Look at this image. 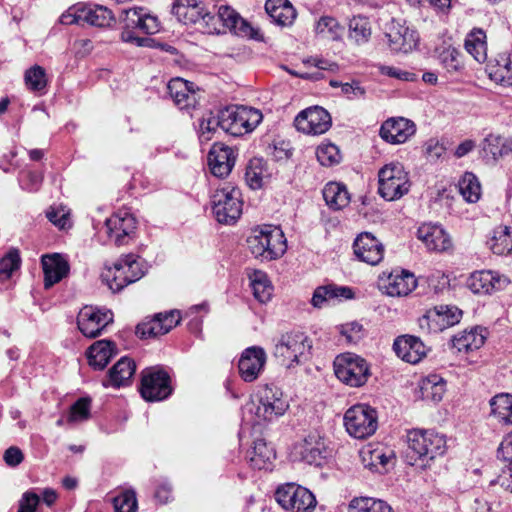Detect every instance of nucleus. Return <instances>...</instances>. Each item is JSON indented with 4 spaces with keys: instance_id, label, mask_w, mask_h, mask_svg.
Here are the masks:
<instances>
[{
    "instance_id": "obj_1",
    "label": "nucleus",
    "mask_w": 512,
    "mask_h": 512,
    "mask_svg": "<svg viewBox=\"0 0 512 512\" xmlns=\"http://www.w3.org/2000/svg\"><path fill=\"white\" fill-rule=\"evenodd\" d=\"M250 252L262 261L281 258L287 250L284 231L275 225L263 224L254 227L247 238Z\"/></svg>"
},
{
    "instance_id": "obj_2",
    "label": "nucleus",
    "mask_w": 512,
    "mask_h": 512,
    "mask_svg": "<svg viewBox=\"0 0 512 512\" xmlns=\"http://www.w3.org/2000/svg\"><path fill=\"white\" fill-rule=\"evenodd\" d=\"M124 26L121 33L123 42L137 47H151L153 40L148 37H139L134 30L138 29L145 34H155L159 31L160 23L156 16L151 15L143 7H133L124 11Z\"/></svg>"
},
{
    "instance_id": "obj_3",
    "label": "nucleus",
    "mask_w": 512,
    "mask_h": 512,
    "mask_svg": "<svg viewBox=\"0 0 512 512\" xmlns=\"http://www.w3.org/2000/svg\"><path fill=\"white\" fill-rule=\"evenodd\" d=\"M145 274L144 264L135 254L122 255L112 267L106 268L101 279L112 292L140 280Z\"/></svg>"
},
{
    "instance_id": "obj_4",
    "label": "nucleus",
    "mask_w": 512,
    "mask_h": 512,
    "mask_svg": "<svg viewBox=\"0 0 512 512\" xmlns=\"http://www.w3.org/2000/svg\"><path fill=\"white\" fill-rule=\"evenodd\" d=\"M220 112V128L233 136L253 131L262 121L260 110L246 106H230Z\"/></svg>"
},
{
    "instance_id": "obj_5",
    "label": "nucleus",
    "mask_w": 512,
    "mask_h": 512,
    "mask_svg": "<svg viewBox=\"0 0 512 512\" xmlns=\"http://www.w3.org/2000/svg\"><path fill=\"white\" fill-rule=\"evenodd\" d=\"M212 210L222 224L235 223L242 214L241 191L231 183H225L212 195Z\"/></svg>"
},
{
    "instance_id": "obj_6",
    "label": "nucleus",
    "mask_w": 512,
    "mask_h": 512,
    "mask_svg": "<svg viewBox=\"0 0 512 512\" xmlns=\"http://www.w3.org/2000/svg\"><path fill=\"white\" fill-rule=\"evenodd\" d=\"M378 193L387 201L400 199L410 190L408 173L399 162L386 164L378 172Z\"/></svg>"
},
{
    "instance_id": "obj_7",
    "label": "nucleus",
    "mask_w": 512,
    "mask_h": 512,
    "mask_svg": "<svg viewBox=\"0 0 512 512\" xmlns=\"http://www.w3.org/2000/svg\"><path fill=\"white\" fill-rule=\"evenodd\" d=\"M334 371L341 382L351 387L363 386L371 375L367 361L354 353L337 356L334 361Z\"/></svg>"
},
{
    "instance_id": "obj_8",
    "label": "nucleus",
    "mask_w": 512,
    "mask_h": 512,
    "mask_svg": "<svg viewBox=\"0 0 512 512\" xmlns=\"http://www.w3.org/2000/svg\"><path fill=\"white\" fill-rule=\"evenodd\" d=\"M408 449L418 459L433 460L445 453L446 440L433 430L414 429L408 433Z\"/></svg>"
},
{
    "instance_id": "obj_9",
    "label": "nucleus",
    "mask_w": 512,
    "mask_h": 512,
    "mask_svg": "<svg viewBox=\"0 0 512 512\" xmlns=\"http://www.w3.org/2000/svg\"><path fill=\"white\" fill-rule=\"evenodd\" d=\"M344 425L351 436L365 439L377 430V412L365 404L354 405L345 412Z\"/></svg>"
},
{
    "instance_id": "obj_10",
    "label": "nucleus",
    "mask_w": 512,
    "mask_h": 512,
    "mask_svg": "<svg viewBox=\"0 0 512 512\" xmlns=\"http://www.w3.org/2000/svg\"><path fill=\"white\" fill-rule=\"evenodd\" d=\"M462 311L452 305H439L428 310L418 319V326L422 333H439L460 322Z\"/></svg>"
},
{
    "instance_id": "obj_11",
    "label": "nucleus",
    "mask_w": 512,
    "mask_h": 512,
    "mask_svg": "<svg viewBox=\"0 0 512 512\" xmlns=\"http://www.w3.org/2000/svg\"><path fill=\"white\" fill-rule=\"evenodd\" d=\"M330 455L331 450L318 432H310L303 436L300 442L296 441L293 445L295 459L310 465L321 466Z\"/></svg>"
},
{
    "instance_id": "obj_12",
    "label": "nucleus",
    "mask_w": 512,
    "mask_h": 512,
    "mask_svg": "<svg viewBox=\"0 0 512 512\" xmlns=\"http://www.w3.org/2000/svg\"><path fill=\"white\" fill-rule=\"evenodd\" d=\"M250 412L255 408L257 422L262 420L272 421L283 416L288 409V401L284 397V393L277 387H267L265 395L260 400V404L255 406L253 402L246 405Z\"/></svg>"
},
{
    "instance_id": "obj_13",
    "label": "nucleus",
    "mask_w": 512,
    "mask_h": 512,
    "mask_svg": "<svg viewBox=\"0 0 512 512\" xmlns=\"http://www.w3.org/2000/svg\"><path fill=\"white\" fill-rule=\"evenodd\" d=\"M108 238L117 246L128 244L134 237L137 221L133 214L121 210L106 219Z\"/></svg>"
},
{
    "instance_id": "obj_14",
    "label": "nucleus",
    "mask_w": 512,
    "mask_h": 512,
    "mask_svg": "<svg viewBox=\"0 0 512 512\" xmlns=\"http://www.w3.org/2000/svg\"><path fill=\"white\" fill-rule=\"evenodd\" d=\"M331 125V115L320 106L306 108L294 120L296 129L308 135L324 134L330 129Z\"/></svg>"
},
{
    "instance_id": "obj_15",
    "label": "nucleus",
    "mask_w": 512,
    "mask_h": 512,
    "mask_svg": "<svg viewBox=\"0 0 512 512\" xmlns=\"http://www.w3.org/2000/svg\"><path fill=\"white\" fill-rule=\"evenodd\" d=\"M169 375L160 369L149 368L142 372L140 392L150 402L160 401L171 394Z\"/></svg>"
},
{
    "instance_id": "obj_16",
    "label": "nucleus",
    "mask_w": 512,
    "mask_h": 512,
    "mask_svg": "<svg viewBox=\"0 0 512 512\" xmlns=\"http://www.w3.org/2000/svg\"><path fill=\"white\" fill-rule=\"evenodd\" d=\"M113 321L110 311H102L93 306H85L78 313L77 324L81 333L89 338L97 337Z\"/></svg>"
},
{
    "instance_id": "obj_17",
    "label": "nucleus",
    "mask_w": 512,
    "mask_h": 512,
    "mask_svg": "<svg viewBox=\"0 0 512 512\" xmlns=\"http://www.w3.org/2000/svg\"><path fill=\"white\" fill-rule=\"evenodd\" d=\"M267 355L263 348L251 346L246 348L238 361V371L240 377L245 382L255 381L264 370Z\"/></svg>"
},
{
    "instance_id": "obj_18",
    "label": "nucleus",
    "mask_w": 512,
    "mask_h": 512,
    "mask_svg": "<svg viewBox=\"0 0 512 512\" xmlns=\"http://www.w3.org/2000/svg\"><path fill=\"white\" fill-rule=\"evenodd\" d=\"M179 322L180 315L178 312L159 313L152 319L145 320L138 324L136 333L144 339L162 336L177 326Z\"/></svg>"
},
{
    "instance_id": "obj_19",
    "label": "nucleus",
    "mask_w": 512,
    "mask_h": 512,
    "mask_svg": "<svg viewBox=\"0 0 512 512\" xmlns=\"http://www.w3.org/2000/svg\"><path fill=\"white\" fill-rule=\"evenodd\" d=\"M416 132L413 121L404 117H393L383 122L380 128V136L391 144L405 143Z\"/></svg>"
},
{
    "instance_id": "obj_20",
    "label": "nucleus",
    "mask_w": 512,
    "mask_h": 512,
    "mask_svg": "<svg viewBox=\"0 0 512 512\" xmlns=\"http://www.w3.org/2000/svg\"><path fill=\"white\" fill-rule=\"evenodd\" d=\"M354 254L362 262L377 265L384 256L383 244L371 233L363 232L353 243Z\"/></svg>"
},
{
    "instance_id": "obj_21",
    "label": "nucleus",
    "mask_w": 512,
    "mask_h": 512,
    "mask_svg": "<svg viewBox=\"0 0 512 512\" xmlns=\"http://www.w3.org/2000/svg\"><path fill=\"white\" fill-rule=\"evenodd\" d=\"M218 19L221 22L222 33L228 29L241 37L255 38L257 35V31L235 9L228 5L219 7Z\"/></svg>"
},
{
    "instance_id": "obj_22",
    "label": "nucleus",
    "mask_w": 512,
    "mask_h": 512,
    "mask_svg": "<svg viewBox=\"0 0 512 512\" xmlns=\"http://www.w3.org/2000/svg\"><path fill=\"white\" fill-rule=\"evenodd\" d=\"M168 90L174 103L180 109L194 108L199 101V89L192 82L182 78H173L168 83Z\"/></svg>"
},
{
    "instance_id": "obj_23",
    "label": "nucleus",
    "mask_w": 512,
    "mask_h": 512,
    "mask_svg": "<svg viewBox=\"0 0 512 512\" xmlns=\"http://www.w3.org/2000/svg\"><path fill=\"white\" fill-rule=\"evenodd\" d=\"M393 349L399 358L411 364L420 362L427 353V348L420 338L412 335L397 337Z\"/></svg>"
},
{
    "instance_id": "obj_24",
    "label": "nucleus",
    "mask_w": 512,
    "mask_h": 512,
    "mask_svg": "<svg viewBox=\"0 0 512 512\" xmlns=\"http://www.w3.org/2000/svg\"><path fill=\"white\" fill-rule=\"evenodd\" d=\"M508 280L490 270L476 271L468 279V287L475 294H490L502 290Z\"/></svg>"
},
{
    "instance_id": "obj_25",
    "label": "nucleus",
    "mask_w": 512,
    "mask_h": 512,
    "mask_svg": "<svg viewBox=\"0 0 512 512\" xmlns=\"http://www.w3.org/2000/svg\"><path fill=\"white\" fill-rule=\"evenodd\" d=\"M41 264L45 289H49L60 282L68 275L70 269L67 260L59 253L42 255Z\"/></svg>"
},
{
    "instance_id": "obj_26",
    "label": "nucleus",
    "mask_w": 512,
    "mask_h": 512,
    "mask_svg": "<svg viewBox=\"0 0 512 512\" xmlns=\"http://www.w3.org/2000/svg\"><path fill=\"white\" fill-rule=\"evenodd\" d=\"M417 236L430 251L443 252L452 247L450 236L439 225L423 224L418 228Z\"/></svg>"
},
{
    "instance_id": "obj_27",
    "label": "nucleus",
    "mask_w": 512,
    "mask_h": 512,
    "mask_svg": "<svg viewBox=\"0 0 512 512\" xmlns=\"http://www.w3.org/2000/svg\"><path fill=\"white\" fill-rule=\"evenodd\" d=\"M208 163L214 176L219 178L228 176L235 164L233 150L222 144H214L208 155Z\"/></svg>"
},
{
    "instance_id": "obj_28",
    "label": "nucleus",
    "mask_w": 512,
    "mask_h": 512,
    "mask_svg": "<svg viewBox=\"0 0 512 512\" xmlns=\"http://www.w3.org/2000/svg\"><path fill=\"white\" fill-rule=\"evenodd\" d=\"M489 77L503 86H512V53L504 51L488 60Z\"/></svg>"
},
{
    "instance_id": "obj_29",
    "label": "nucleus",
    "mask_w": 512,
    "mask_h": 512,
    "mask_svg": "<svg viewBox=\"0 0 512 512\" xmlns=\"http://www.w3.org/2000/svg\"><path fill=\"white\" fill-rule=\"evenodd\" d=\"M172 13L185 25L196 24L205 15V5L201 0H176Z\"/></svg>"
},
{
    "instance_id": "obj_30",
    "label": "nucleus",
    "mask_w": 512,
    "mask_h": 512,
    "mask_svg": "<svg viewBox=\"0 0 512 512\" xmlns=\"http://www.w3.org/2000/svg\"><path fill=\"white\" fill-rule=\"evenodd\" d=\"M417 286V280L415 276L405 270L393 271L390 273L385 285L386 293L389 296H407Z\"/></svg>"
},
{
    "instance_id": "obj_31",
    "label": "nucleus",
    "mask_w": 512,
    "mask_h": 512,
    "mask_svg": "<svg viewBox=\"0 0 512 512\" xmlns=\"http://www.w3.org/2000/svg\"><path fill=\"white\" fill-rule=\"evenodd\" d=\"M484 329L480 327L472 328L467 331L464 330L451 339V347L457 352L469 353L481 348L484 343L486 336L483 334Z\"/></svg>"
},
{
    "instance_id": "obj_32",
    "label": "nucleus",
    "mask_w": 512,
    "mask_h": 512,
    "mask_svg": "<svg viewBox=\"0 0 512 512\" xmlns=\"http://www.w3.org/2000/svg\"><path fill=\"white\" fill-rule=\"evenodd\" d=\"M114 354L115 346L108 340L96 341L86 352L89 365L98 370L104 369Z\"/></svg>"
},
{
    "instance_id": "obj_33",
    "label": "nucleus",
    "mask_w": 512,
    "mask_h": 512,
    "mask_svg": "<svg viewBox=\"0 0 512 512\" xmlns=\"http://www.w3.org/2000/svg\"><path fill=\"white\" fill-rule=\"evenodd\" d=\"M290 511L313 512L317 505L315 495L306 487L290 482Z\"/></svg>"
},
{
    "instance_id": "obj_34",
    "label": "nucleus",
    "mask_w": 512,
    "mask_h": 512,
    "mask_svg": "<svg viewBox=\"0 0 512 512\" xmlns=\"http://www.w3.org/2000/svg\"><path fill=\"white\" fill-rule=\"evenodd\" d=\"M136 370L135 362L128 357H122L109 370V382L113 387L128 385Z\"/></svg>"
},
{
    "instance_id": "obj_35",
    "label": "nucleus",
    "mask_w": 512,
    "mask_h": 512,
    "mask_svg": "<svg viewBox=\"0 0 512 512\" xmlns=\"http://www.w3.org/2000/svg\"><path fill=\"white\" fill-rule=\"evenodd\" d=\"M446 391V381L438 374H430L420 383L421 398L434 403L440 402Z\"/></svg>"
},
{
    "instance_id": "obj_36",
    "label": "nucleus",
    "mask_w": 512,
    "mask_h": 512,
    "mask_svg": "<svg viewBox=\"0 0 512 512\" xmlns=\"http://www.w3.org/2000/svg\"><path fill=\"white\" fill-rule=\"evenodd\" d=\"M465 49L477 62H488L486 34L482 29H474L467 35Z\"/></svg>"
},
{
    "instance_id": "obj_37",
    "label": "nucleus",
    "mask_w": 512,
    "mask_h": 512,
    "mask_svg": "<svg viewBox=\"0 0 512 512\" xmlns=\"http://www.w3.org/2000/svg\"><path fill=\"white\" fill-rule=\"evenodd\" d=\"M490 249L497 255L512 254V226L499 225L493 230Z\"/></svg>"
},
{
    "instance_id": "obj_38",
    "label": "nucleus",
    "mask_w": 512,
    "mask_h": 512,
    "mask_svg": "<svg viewBox=\"0 0 512 512\" xmlns=\"http://www.w3.org/2000/svg\"><path fill=\"white\" fill-rule=\"evenodd\" d=\"M386 36L391 49L396 52L407 53L415 45L414 31H410L407 27H392Z\"/></svg>"
},
{
    "instance_id": "obj_39",
    "label": "nucleus",
    "mask_w": 512,
    "mask_h": 512,
    "mask_svg": "<svg viewBox=\"0 0 512 512\" xmlns=\"http://www.w3.org/2000/svg\"><path fill=\"white\" fill-rule=\"evenodd\" d=\"M323 198L326 204L334 210L342 209L350 202V196L346 187L337 182H329L325 185Z\"/></svg>"
},
{
    "instance_id": "obj_40",
    "label": "nucleus",
    "mask_w": 512,
    "mask_h": 512,
    "mask_svg": "<svg viewBox=\"0 0 512 512\" xmlns=\"http://www.w3.org/2000/svg\"><path fill=\"white\" fill-rule=\"evenodd\" d=\"M82 15V17H84V22L91 26L105 28L110 27L115 23V17L112 11L100 5H95L93 7L84 6Z\"/></svg>"
},
{
    "instance_id": "obj_41",
    "label": "nucleus",
    "mask_w": 512,
    "mask_h": 512,
    "mask_svg": "<svg viewBox=\"0 0 512 512\" xmlns=\"http://www.w3.org/2000/svg\"><path fill=\"white\" fill-rule=\"evenodd\" d=\"M268 178L269 174L265 162L261 158L251 159L245 173L248 186L254 190L261 189Z\"/></svg>"
},
{
    "instance_id": "obj_42",
    "label": "nucleus",
    "mask_w": 512,
    "mask_h": 512,
    "mask_svg": "<svg viewBox=\"0 0 512 512\" xmlns=\"http://www.w3.org/2000/svg\"><path fill=\"white\" fill-rule=\"evenodd\" d=\"M492 415L503 424L512 425V395L501 393L490 400Z\"/></svg>"
},
{
    "instance_id": "obj_43",
    "label": "nucleus",
    "mask_w": 512,
    "mask_h": 512,
    "mask_svg": "<svg viewBox=\"0 0 512 512\" xmlns=\"http://www.w3.org/2000/svg\"><path fill=\"white\" fill-rule=\"evenodd\" d=\"M275 451L264 440L258 439L254 442L252 455L250 457L251 466L255 469H267L275 459Z\"/></svg>"
},
{
    "instance_id": "obj_44",
    "label": "nucleus",
    "mask_w": 512,
    "mask_h": 512,
    "mask_svg": "<svg viewBox=\"0 0 512 512\" xmlns=\"http://www.w3.org/2000/svg\"><path fill=\"white\" fill-rule=\"evenodd\" d=\"M249 279L255 299L261 303L268 302L272 297L273 286L266 273L255 270L249 275Z\"/></svg>"
},
{
    "instance_id": "obj_45",
    "label": "nucleus",
    "mask_w": 512,
    "mask_h": 512,
    "mask_svg": "<svg viewBox=\"0 0 512 512\" xmlns=\"http://www.w3.org/2000/svg\"><path fill=\"white\" fill-rule=\"evenodd\" d=\"M458 191L468 203H476L481 196V185L478 178L471 172H466L458 182Z\"/></svg>"
},
{
    "instance_id": "obj_46",
    "label": "nucleus",
    "mask_w": 512,
    "mask_h": 512,
    "mask_svg": "<svg viewBox=\"0 0 512 512\" xmlns=\"http://www.w3.org/2000/svg\"><path fill=\"white\" fill-rule=\"evenodd\" d=\"M348 512H392V508L380 499L358 497L351 500Z\"/></svg>"
},
{
    "instance_id": "obj_47",
    "label": "nucleus",
    "mask_w": 512,
    "mask_h": 512,
    "mask_svg": "<svg viewBox=\"0 0 512 512\" xmlns=\"http://www.w3.org/2000/svg\"><path fill=\"white\" fill-rule=\"evenodd\" d=\"M371 36V26L367 18L357 16L353 17L349 22V38L356 44H364L368 42Z\"/></svg>"
},
{
    "instance_id": "obj_48",
    "label": "nucleus",
    "mask_w": 512,
    "mask_h": 512,
    "mask_svg": "<svg viewBox=\"0 0 512 512\" xmlns=\"http://www.w3.org/2000/svg\"><path fill=\"white\" fill-rule=\"evenodd\" d=\"M311 348V341L306 335L300 332L295 333L292 342L290 341V352L293 353L292 362L300 364L307 361Z\"/></svg>"
},
{
    "instance_id": "obj_49",
    "label": "nucleus",
    "mask_w": 512,
    "mask_h": 512,
    "mask_svg": "<svg viewBox=\"0 0 512 512\" xmlns=\"http://www.w3.org/2000/svg\"><path fill=\"white\" fill-rule=\"evenodd\" d=\"M21 266L20 252L17 248H10L0 259V281L10 279Z\"/></svg>"
},
{
    "instance_id": "obj_50",
    "label": "nucleus",
    "mask_w": 512,
    "mask_h": 512,
    "mask_svg": "<svg viewBox=\"0 0 512 512\" xmlns=\"http://www.w3.org/2000/svg\"><path fill=\"white\" fill-rule=\"evenodd\" d=\"M265 10L271 21L280 26H286L288 20V0H267Z\"/></svg>"
},
{
    "instance_id": "obj_51",
    "label": "nucleus",
    "mask_w": 512,
    "mask_h": 512,
    "mask_svg": "<svg viewBox=\"0 0 512 512\" xmlns=\"http://www.w3.org/2000/svg\"><path fill=\"white\" fill-rule=\"evenodd\" d=\"M90 417L91 399L89 397H82L71 405L67 416V423H82L84 421H87Z\"/></svg>"
},
{
    "instance_id": "obj_52",
    "label": "nucleus",
    "mask_w": 512,
    "mask_h": 512,
    "mask_svg": "<svg viewBox=\"0 0 512 512\" xmlns=\"http://www.w3.org/2000/svg\"><path fill=\"white\" fill-rule=\"evenodd\" d=\"M316 157L319 163L325 167L337 165L342 159L339 148L330 142H323L317 147Z\"/></svg>"
},
{
    "instance_id": "obj_53",
    "label": "nucleus",
    "mask_w": 512,
    "mask_h": 512,
    "mask_svg": "<svg viewBox=\"0 0 512 512\" xmlns=\"http://www.w3.org/2000/svg\"><path fill=\"white\" fill-rule=\"evenodd\" d=\"M342 30L339 22L331 16H322L315 26L318 35L331 40H337L341 36Z\"/></svg>"
},
{
    "instance_id": "obj_54",
    "label": "nucleus",
    "mask_w": 512,
    "mask_h": 512,
    "mask_svg": "<svg viewBox=\"0 0 512 512\" xmlns=\"http://www.w3.org/2000/svg\"><path fill=\"white\" fill-rule=\"evenodd\" d=\"M361 457L363 465L371 470H378L379 467L384 468L389 462V457L379 448H365L361 451Z\"/></svg>"
},
{
    "instance_id": "obj_55",
    "label": "nucleus",
    "mask_w": 512,
    "mask_h": 512,
    "mask_svg": "<svg viewBox=\"0 0 512 512\" xmlns=\"http://www.w3.org/2000/svg\"><path fill=\"white\" fill-rule=\"evenodd\" d=\"M25 84L32 91H39L46 87L47 78L43 67L34 65L26 70L24 75Z\"/></svg>"
},
{
    "instance_id": "obj_56",
    "label": "nucleus",
    "mask_w": 512,
    "mask_h": 512,
    "mask_svg": "<svg viewBox=\"0 0 512 512\" xmlns=\"http://www.w3.org/2000/svg\"><path fill=\"white\" fill-rule=\"evenodd\" d=\"M48 220L59 229L71 227L70 210L62 205L52 206L46 213Z\"/></svg>"
},
{
    "instance_id": "obj_57",
    "label": "nucleus",
    "mask_w": 512,
    "mask_h": 512,
    "mask_svg": "<svg viewBox=\"0 0 512 512\" xmlns=\"http://www.w3.org/2000/svg\"><path fill=\"white\" fill-rule=\"evenodd\" d=\"M116 512H137L138 504L133 490H126L113 499Z\"/></svg>"
},
{
    "instance_id": "obj_58",
    "label": "nucleus",
    "mask_w": 512,
    "mask_h": 512,
    "mask_svg": "<svg viewBox=\"0 0 512 512\" xmlns=\"http://www.w3.org/2000/svg\"><path fill=\"white\" fill-rule=\"evenodd\" d=\"M439 60L448 73H454L461 69L460 53L457 49L448 47L439 54Z\"/></svg>"
},
{
    "instance_id": "obj_59",
    "label": "nucleus",
    "mask_w": 512,
    "mask_h": 512,
    "mask_svg": "<svg viewBox=\"0 0 512 512\" xmlns=\"http://www.w3.org/2000/svg\"><path fill=\"white\" fill-rule=\"evenodd\" d=\"M220 112L215 117L209 114L203 118L199 124V137L202 142H208L212 139L213 134L220 128Z\"/></svg>"
},
{
    "instance_id": "obj_60",
    "label": "nucleus",
    "mask_w": 512,
    "mask_h": 512,
    "mask_svg": "<svg viewBox=\"0 0 512 512\" xmlns=\"http://www.w3.org/2000/svg\"><path fill=\"white\" fill-rule=\"evenodd\" d=\"M340 333L349 343H358L365 336L363 325L357 321L348 322L340 326Z\"/></svg>"
},
{
    "instance_id": "obj_61",
    "label": "nucleus",
    "mask_w": 512,
    "mask_h": 512,
    "mask_svg": "<svg viewBox=\"0 0 512 512\" xmlns=\"http://www.w3.org/2000/svg\"><path fill=\"white\" fill-rule=\"evenodd\" d=\"M269 154L276 162H285L288 159V143L284 139H275L269 146Z\"/></svg>"
},
{
    "instance_id": "obj_62",
    "label": "nucleus",
    "mask_w": 512,
    "mask_h": 512,
    "mask_svg": "<svg viewBox=\"0 0 512 512\" xmlns=\"http://www.w3.org/2000/svg\"><path fill=\"white\" fill-rule=\"evenodd\" d=\"M39 501L40 498L36 493L26 491L19 500V508L17 512H35Z\"/></svg>"
},
{
    "instance_id": "obj_63",
    "label": "nucleus",
    "mask_w": 512,
    "mask_h": 512,
    "mask_svg": "<svg viewBox=\"0 0 512 512\" xmlns=\"http://www.w3.org/2000/svg\"><path fill=\"white\" fill-rule=\"evenodd\" d=\"M490 485H499L512 493V463L510 465H504L502 473L497 478L491 480Z\"/></svg>"
},
{
    "instance_id": "obj_64",
    "label": "nucleus",
    "mask_w": 512,
    "mask_h": 512,
    "mask_svg": "<svg viewBox=\"0 0 512 512\" xmlns=\"http://www.w3.org/2000/svg\"><path fill=\"white\" fill-rule=\"evenodd\" d=\"M497 455L499 459L506 463L505 465L512 464V432L507 434L502 440Z\"/></svg>"
}]
</instances>
